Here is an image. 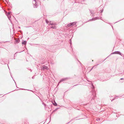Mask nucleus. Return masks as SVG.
<instances>
[{
    "label": "nucleus",
    "instance_id": "f03ea898",
    "mask_svg": "<svg viewBox=\"0 0 124 124\" xmlns=\"http://www.w3.org/2000/svg\"><path fill=\"white\" fill-rule=\"evenodd\" d=\"M41 69L43 70H48V68L46 66L44 65L42 66L41 67Z\"/></svg>",
    "mask_w": 124,
    "mask_h": 124
},
{
    "label": "nucleus",
    "instance_id": "2eb2a0df",
    "mask_svg": "<svg viewBox=\"0 0 124 124\" xmlns=\"http://www.w3.org/2000/svg\"><path fill=\"white\" fill-rule=\"evenodd\" d=\"M7 16L8 17V13H7V12L5 10H4Z\"/></svg>",
    "mask_w": 124,
    "mask_h": 124
},
{
    "label": "nucleus",
    "instance_id": "a211bd4d",
    "mask_svg": "<svg viewBox=\"0 0 124 124\" xmlns=\"http://www.w3.org/2000/svg\"><path fill=\"white\" fill-rule=\"evenodd\" d=\"M103 10H101V13H102L103 12Z\"/></svg>",
    "mask_w": 124,
    "mask_h": 124
},
{
    "label": "nucleus",
    "instance_id": "6ab92c4d",
    "mask_svg": "<svg viewBox=\"0 0 124 124\" xmlns=\"http://www.w3.org/2000/svg\"><path fill=\"white\" fill-rule=\"evenodd\" d=\"M92 87L93 88H94V86L93 85H92Z\"/></svg>",
    "mask_w": 124,
    "mask_h": 124
},
{
    "label": "nucleus",
    "instance_id": "9b49d317",
    "mask_svg": "<svg viewBox=\"0 0 124 124\" xmlns=\"http://www.w3.org/2000/svg\"><path fill=\"white\" fill-rule=\"evenodd\" d=\"M19 42V40H16V41L15 42V43H17Z\"/></svg>",
    "mask_w": 124,
    "mask_h": 124
},
{
    "label": "nucleus",
    "instance_id": "1a4fd4ad",
    "mask_svg": "<svg viewBox=\"0 0 124 124\" xmlns=\"http://www.w3.org/2000/svg\"><path fill=\"white\" fill-rule=\"evenodd\" d=\"M90 11L91 14H93V15L94 14V12L93 11L90 10Z\"/></svg>",
    "mask_w": 124,
    "mask_h": 124
},
{
    "label": "nucleus",
    "instance_id": "aec40b11",
    "mask_svg": "<svg viewBox=\"0 0 124 124\" xmlns=\"http://www.w3.org/2000/svg\"><path fill=\"white\" fill-rule=\"evenodd\" d=\"M71 39H70L69 40V42L70 41V42H71Z\"/></svg>",
    "mask_w": 124,
    "mask_h": 124
},
{
    "label": "nucleus",
    "instance_id": "dca6fc26",
    "mask_svg": "<svg viewBox=\"0 0 124 124\" xmlns=\"http://www.w3.org/2000/svg\"><path fill=\"white\" fill-rule=\"evenodd\" d=\"M10 14V13L9 12H8V18L10 19L9 18V15Z\"/></svg>",
    "mask_w": 124,
    "mask_h": 124
},
{
    "label": "nucleus",
    "instance_id": "9d476101",
    "mask_svg": "<svg viewBox=\"0 0 124 124\" xmlns=\"http://www.w3.org/2000/svg\"><path fill=\"white\" fill-rule=\"evenodd\" d=\"M22 43L23 44L25 45L26 44V41H24L22 42Z\"/></svg>",
    "mask_w": 124,
    "mask_h": 124
},
{
    "label": "nucleus",
    "instance_id": "0eeeda50",
    "mask_svg": "<svg viewBox=\"0 0 124 124\" xmlns=\"http://www.w3.org/2000/svg\"><path fill=\"white\" fill-rule=\"evenodd\" d=\"M71 23H70L68 24L67 25L68 27H72V26Z\"/></svg>",
    "mask_w": 124,
    "mask_h": 124
},
{
    "label": "nucleus",
    "instance_id": "4468645a",
    "mask_svg": "<svg viewBox=\"0 0 124 124\" xmlns=\"http://www.w3.org/2000/svg\"><path fill=\"white\" fill-rule=\"evenodd\" d=\"M96 120L97 121H100V119L99 118H97L96 119Z\"/></svg>",
    "mask_w": 124,
    "mask_h": 124
},
{
    "label": "nucleus",
    "instance_id": "412c9836",
    "mask_svg": "<svg viewBox=\"0 0 124 124\" xmlns=\"http://www.w3.org/2000/svg\"><path fill=\"white\" fill-rule=\"evenodd\" d=\"M123 79V78H121L120 79V80H122V79Z\"/></svg>",
    "mask_w": 124,
    "mask_h": 124
},
{
    "label": "nucleus",
    "instance_id": "f3484780",
    "mask_svg": "<svg viewBox=\"0 0 124 124\" xmlns=\"http://www.w3.org/2000/svg\"><path fill=\"white\" fill-rule=\"evenodd\" d=\"M93 20V19H91L89 21H91V20Z\"/></svg>",
    "mask_w": 124,
    "mask_h": 124
},
{
    "label": "nucleus",
    "instance_id": "ddd939ff",
    "mask_svg": "<svg viewBox=\"0 0 124 124\" xmlns=\"http://www.w3.org/2000/svg\"><path fill=\"white\" fill-rule=\"evenodd\" d=\"M46 22L47 23H49V21L47 20V19H46Z\"/></svg>",
    "mask_w": 124,
    "mask_h": 124
},
{
    "label": "nucleus",
    "instance_id": "6e6552de",
    "mask_svg": "<svg viewBox=\"0 0 124 124\" xmlns=\"http://www.w3.org/2000/svg\"><path fill=\"white\" fill-rule=\"evenodd\" d=\"M53 104L55 106H57V104L55 101H54L53 102Z\"/></svg>",
    "mask_w": 124,
    "mask_h": 124
},
{
    "label": "nucleus",
    "instance_id": "b1692460",
    "mask_svg": "<svg viewBox=\"0 0 124 124\" xmlns=\"http://www.w3.org/2000/svg\"><path fill=\"white\" fill-rule=\"evenodd\" d=\"M92 99H94V98H92Z\"/></svg>",
    "mask_w": 124,
    "mask_h": 124
},
{
    "label": "nucleus",
    "instance_id": "20e7f679",
    "mask_svg": "<svg viewBox=\"0 0 124 124\" xmlns=\"http://www.w3.org/2000/svg\"><path fill=\"white\" fill-rule=\"evenodd\" d=\"M49 25H56V24L55 23H53V22H51V21H49V23H48Z\"/></svg>",
    "mask_w": 124,
    "mask_h": 124
},
{
    "label": "nucleus",
    "instance_id": "5701e85b",
    "mask_svg": "<svg viewBox=\"0 0 124 124\" xmlns=\"http://www.w3.org/2000/svg\"><path fill=\"white\" fill-rule=\"evenodd\" d=\"M31 70V69H30V70Z\"/></svg>",
    "mask_w": 124,
    "mask_h": 124
},
{
    "label": "nucleus",
    "instance_id": "4be33fe9",
    "mask_svg": "<svg viewBox=\"0 0 124 124\" xmlns=\"http://www.w3.org/2000/svg\"><path fill=\"white\" fill-rule=\"evenodd\" d=\"M93 68L91 69V70H91L92 69H93Z\"/></svg>",
    "mask_w": 124,
    "mask_h": 124
},
{
    "label": "nucleus",
    "instance_id": "f8f14e48",
    "mask_svg": "<svg viewBox=\"0 0 124 124\" xmlns=\"http://www.w3.org/2000/svg\"><path fill=\"white\" fill-rule=\"evenodd\" d=\"M72 23V26H74V25H75L76 24V23Z\"/></svg>",
    "mask_w": 124,
    "mask_h": 124
},
{
    "label": "nucleus",
    "instance_id": "f257e3e1",
    "mask_svg": "<svg viewBox=\"0 0 124 124\" xmlns=\"http://www.w3.org/2000/svg\"><path fill=\"white\" fill-rule=\"evenodd\" d=\"M32 3L34 5V8H37L38 5V4L37 3V2H36V0H33L32 1Z\"/></svg>",
    "mask_w": 124,
    "mask_h": 124
},
{
    "label": "nucleus",
    "instance_id": "7ed1b4c3",
    "mask_svg": "<svg viewBox=\"0 0 124 124\" xmlns=\"http://www.w3.org/2000/svg\"><path fill=\"white\" fill-rule=\"evenodd\" d=\"M118 54L121 55V56H122L121 53L119 51H115V52L112 53L111 54Z\"/></svg>",
    "mask_w": 124,
    "mask_h": 124
},
{
    "label": "nucleus",
    "instance_id": "39448f33",
    "mask_svg": "<svg viewBox=\"0 0 124 124\" xmlns=\"http://www.w3.org/2000/svg\"><path fill=\"white\" fill-rule=\"evenodd\" d=\"M67 79V78H64V79H62L59 82V84L60 82H62V81H65V80H66V79Z\"/></svg>",
    "mask_w": 124,
    "mask_h": 124
},
{
    "label": "nucleus",
    "instance_id": "423d86ee",
    "mask_svg": "<svg viewBox=\"0 0 124 124\" xmlns=\"http://www.w3.org/2000/svg\"><path fill=\"white\" fill-rule=\"evenodd\" d=\"M55 25H52V26L51 27V28H52L53 29H55L56 28V27L55 26Z\"/></svg>",
    "mask_w": 124,
    "mask_h": 124
}]
</instances>
